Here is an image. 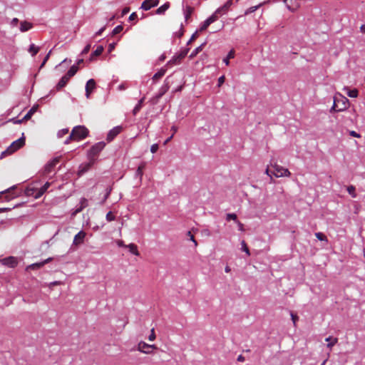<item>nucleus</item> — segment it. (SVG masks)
<instances>
[{"label": "nucleus", "instance_id": "nucleus-28", "mask_svg": "<svg viewBox=\"0 0 365 365\" xmlns=\"http://www.w3.org/2000/svg\"><path fill=\"white\" fill-rule=\"evenodd\" d=\"M93 162L94 161L91 160L90 163H86V165H82L80 168L79 174H83L88 171L90 169L91 166L93 164Z\"/></svg>", "mask_w": 365, "mask_h": 365}, {"label": "nucleus", "instance_id": "nucleus-10", "mask_svg": "<svg viewBox=\"0 0 365 365\" xmlns=\"http://www.w3.org/2000/svg\"><path fill=\"white\" fill-rule=\"evenodd\" d=\"M59 161L60 158L57 157L53 159L48 163H47L44 168V173L46 174H49L51 172H52L54 167L59 163Z\"/></svg>", "mask_w": 365, "mask_h": 365}, {"label": "nucleus", "instance_id": "nucleus-23", "mask_svg": "<svg viewBox=\"0 0 365 365\" xmlns=\"http://www.w3.org/2000/svg\"><path fill=\"white\" fill-rule=\"evenodd\" d=\"M325 341L328 342L327 346L331 349V348L338 342V339L336 337L329 336L325 339Z\"/></svg>", "mask_w": 365, "mask_h": 365}, {"label": "nucleus", "instance_id": "nucleus-50", "mask_svg": "<svg viewBox=\"0 0 365 365\" xmlns=\"http://www.w3.org/2000/svg\"><path fill=\"white\" fill-rule=\"evenodd\" d=\"M292 320L293 322L294 326H297V322L299 319V317L294 314V313H291Z\"/></svg>", "mask_w": 365, "mask_h": 365}, {"label": "nucleus", "instance_id": "nucleus-44", "mask_svg": "<svg viewBox=\"0 0 365 365\" xmlns=\"http://www.w3.org/2000/svg\"><path fill=\"white\" fill-rule=\"evenodd\" d=\"M106 220L108 221V222H111V221H113L115 220V216L113 214L112 212H108L107 214H106Z\"/></svg>", "mask_w": 365, "mask_h": 365}, {"label": "nucleus", "instance_id": "nucleus-26", "mask_svg": "<svg viewBox=\"0 0 365 365\" xmlns=\"http://www.w3.org/2000/svg\"><path fill=\"white\" fill-rule=\"evenodd\" d=\"M126 248H128L129 251L135 256H139L140 252L138 250V247L136 245L131 243L126 246Z\"/></svg>", "mask_w": 365, "mask_h": 365}, {"label": "nucleus", "instance_id": "nucleus-9", "mask_svg": "<svg viewBox=\"0 0 365 365\" xmlns=\"http://www.w3.org/2000/svg\"><path fill=\"white\" fill-rule=\"evenodd\" d=\"M159 0H144L141 4L140 8L144 11H148L151 8L157 6L159 4Z\"/></svg>", "mask_w": 365, "mask_h": 365}, {"label": "nucleus", "instance_id": "nucleus-53", "mask_svg": "<svg viewBox=\"0 0 365 365\" xmlns=\"http://www.w3.org/2000/svg\"><path fill=\"white\" fill-rule=\"evenodd\" d=\"M225 76H222L218 78V86L220 87L225 82Z\"/></svg>", "mask_w": 365, "mask_h": 365}, {"label": "nucleus", "instance_id": "nucleus-42", "mask_svg": "<svg viewBox=\"0 0 365 365\" xmlns=\"http://www.w3.org/2000/svg\"><path fill=\"white\" fill-rule=\"evenodd\" d=\"M123 29V26L122 25L117 26L112 31V35L115 36L119 33H120Z\"/></svg>", "mask_w": 365, "mask_h": 365}, {"label": "nucleus", "instance_id": "nucleus-40", "mask_svg": "<svg viewBox=\"0 0 365 365\" xmlns=\"http://www.w3.org/2000/svg\"><path fill=\"white\" fill-rule=\"evenodd\" d=\"M347 192L349 195H351L352 197H356V194L355 192V187L353 185H349L347 187Z\"/></svg>", "mask_w": 365, "mask_h": 365}, {"label": "nucleus", "instance_id": "nucleus-62", "mask_svg": "<svg viewBox=\"0 0 365 365\" xmlns=\"http://www.w3.org/2000/svg\"><path fill=\"white\" fill-rule=\"evenodd\" d=\"M115 43H113L108 46V52H111L115 48Z\"/></svg>", "mask_w": 365, "mask_h": 365}, {"label": "nucleus", "instance_id": "nucleus-60", "mask_svg": "<svg viewBox=\"0 0 365 365\" xmlns=\"http://www.w3.org/2000/svg\"><path fill=\"white\" fill-rule=\"evenodd\" d=\"M130 11V8L129 7H125L123 11H122V16H124L126 14H128V12Z\"/></svg>", "mask_w": 365, "mask_h": 365}, {"label": "nucleus", "instance_id": "nucleus-49", "mask_svg": "<svg viewBox=\"0 0 365 365\" xmlns=\"http://www.w3.org/2000/svg\"><path fill=\"white\" fill-rule=\"evenodd\" d=\"M187 235L190 237V240H192L194 242L195 246H197V242L195 240L194 235L191 233L190 231L187 232Z\"/></svg>", "mask_w": 365, "mask_h": 365}, {"label": "nucleus", "instance_id": "nucleus-30", "mask_svg": "<svg viewBox=\"0 0 365 365\" xmlns=\"http://www.w3.org/2000/svg\"><path fill=\"white\" fill-rule=\"evenodd\" d=\"M231 4V1H228L222 6L218 8L217 10L220 11V14L222 15L223 14H225L228 11L229 7L230 6Z\"/></svg>", "mask_w": 365, "mask_h": 365}, {"label": "nucleus", "instance_id": "nucleus-41", "mask_svg": "<svg viewBox=\"0 0 365 365\" xmlns=\"http://www.w3.org/2000/svg\"><path fill=\"white\" fill-rule=\"evenodd\" d=\"M241 245H242V251L245 252H246V254H247L248 256H250V250H249V248H248V247H247V244H246V242H245V240H242V241L241 242Z\"/></svg>", "mask_w": 365, "mask_h": 365}, {"label": "nucleus", "instance_id": "nucleus-37", "mask_svg": "<svg viewBox=\"0 0 365 365\" xmlns=\"http://www.w3.org/2000/svg\"><path fill=\"white\" fill-rule=\"evenodd\" d=\"M347 95L350 98H356L359 95V91L357 89H352V90H349L347 89Z\"/></svg>", "mask_w": 365, "mask_h": 365}, {"label": "nucleus", "instance_id": "nucleus-57", "mask_svg": "<svg viewBox=\"0 0 365 365\" xmlns=\"http://www.w3.org/2000/svg\"><path fill=\"white\" fill-rule=\"evenodd\" d=\"M116 244L118 245V247H126L127 246L126 245L124 244V242L120 240H117Z\"/></svg>", "mask_w": 365, "mask_h": 365}, {"label": "nucleus", "instance_id": "nucleus-59", "mask_svg": "<svg viewBox=\"0 0 365 365\" xmlns=\"http://www.w3.org/2000/svg\"><path fill=\"white\" fill-rule=\"evenodd\" d=\"M105 29H106V26H103V28H101L99 31H98L95 34V37L98 36H101L102 34V33L104 31Z\"/></svg>", "mask_w": 365, "mask_h": 365}, {"label": "nucleus", "instance_id": "nucleus-4", "mask_svg": "<svg viewBox=\"0 0 365 365\" xmlns=\"http://www.w3.org/2000/svg\"><path fill=\"white\" fill-rule=\"evenodd\" d=\"M106 144L103 142H98L93 145L90 150L88 151V158L90 160L94 161L95 158L99 154V153L104 148Z\"/></svg>", "mask_w": 365, "mask_h": 365}, {"label": "nucleus", "instance_id": "nucleus-51", "mask_svg": "<svg viewBox=\"0 0 365 365\" xmlns=\"http://www.w3.org/2000/svg\"><path fill=\"white\" fill-rule=\"evenodd\" d=\"M110 192H111V188L110 187H107L106 193L105 195V197H104V199H103L102 203H104V202L108 199V197H109V195L110 194Z\"/></svg>", "mask_w": 365, "mask_h": 365}, {"label": "nucleus", "instance_id": "nucleus-39", "mask_svg": "<svg viewBox=\"0 0 365 365\" xmlns=\"http://www.w3.org/2000/svg\"><path fill=\"white\" fill-rule=\"evenodd\" d=\"M210 24H211L208 21V20L206 19L203 22V24L201 25V26L200 27L198 31L199 32H202V31H205Z\"/></svg>", "mask_w": 365, "mask_h": 365}, {"label": "nucleus", "instance_id": "nucleus-64", "mask_svg": "<svg viewBox=\"0 0 365 365\" xmlns=\"http://www.w3.org/2000/svg\"><path fill=\"white\" fill-rule=\"evenodd\" d=\"M360 31L361 32H362L363 34H365V24H363L360 26Z\"/></svg>", "mask_w": 365, "mask_h": 365}, {"label": "nucleus", "instance_id": "nucleus-47", "mask_svg": "<svg viewBox=\"0 0 365 365\" xmlns=\"http://www.w3.org/2000/svg\"><path fill=\"white\" fill-rule=\"evenodd\" d=\"M68 133V128H65V129H62L61 130L58 131V138H61L63 137L64 135L67 134Z\"/></svg>", "mask_w": 365, "mask_h": 365}, {"label": "nucleus", "instance_id": "nucleus-16", "mask_svg": "<svg viewBox=\"0 0 365 365\" xmlns=\"http://www.w3.org/2000/svg\"><path fill=\"white\" fill-rule=\"evenodd\" d=\"M70 77L65 74L58 81L56 88L57 91H60L61 88L65 87L70 80Z\"/></svg>", "mask_w": 365, "mask_h": 365}, {"label": "nucleus", "instance_id": "nucleus-12", "mask_svg": "<svg viewBox=\"0 0 365 365\" xmlns=\"http://www.w3.org/2000/svg\"><path fill=\"white\" fill-rule=\"evenodd\" d=\"M86 236V233L84 231H80L78 234L75 235L73 244L76 246L81 245L83 242Z\"/></svg>", "mask_w": 365, "mask_h": 365}, {"label": "nucleus", "instance_id": "nucleus-61", "mask_svg": "<svg viewBox=\"0 0 365 365\" xmlns=\"http://www.w3.org/2000/svg\"><path fill=\"white\" fill-rule=\"evenodd\" d=\"M60 284H62V282H60V281H55V282H53L50 284V287H53V286H56V285H60Z\"/></svg>", "mask_w": 365, "mask_h": 365}, {"label": "nucleus", "instance_id": "nucleus-36", "mask_svg": "<svg viewBox=\"0 0 365 365\" xmlns=\"http://www.w3.org/2000/svg\"><path fill=\"white\" fill-rule=\"evenodd\" d=\"M144 98H141L139 102L138 103V104L135 106L133 110V113L134 115H136L139 111L142 108V104L143 103V101H144Z\"/></svg>", "mask_w": 365, "mask_h": 365}, {"label": "nucleus", "instance_id": "nucleus-13", "mask_svg": "<svg viewBox=\"0 0 365 365\" xmlns=\"http://www.w3.org/2000/svg\"><path fill=\"white\" fill-rule=\"evenodd\" d=\"M122 130V128L120 126H117L113 128L112 130L109 131L107 135V140L108 142L112 141Z\"/></svg>", "mask_w": 365, "mask_h": 365}, {"label": "nucleus", "instance_id": "nucleus-35", "mask_svg": "<svg viewBox=\"0 0 365 365\" xmlns=\"http://www.w3.org/2000/svg\"><path fill=\"white\" fill-rule=\"evenodd\" d=\"M145 168V163H142L138 168L136 175L141 179L143 175V170Z\"/></svg>", "mask_w": 365, "mask_h": 365}, {"label": "nucleus", "instance_id": "nucleus-1", "mask_svg": "<svg viewBox=\"0 0 365 365\" xmlns=\"http://www.w3.org/2000/svg\"><path fill=\"white\" fill-rule=\"evenodd\" d=\"M349 106V100L340 95L339 98L335 97L334 99V104L331 108V111L340 112L346 110Z\"/></svg>", "mask_w": 365, "mask_h": 365}, {"label": "nucleus", "instance_id": "nucleus-54", "mask_svg": "<svg viewBox=\"0 0 365 365\" xmlns=\"http://www.w3.org/2000/svg\"><path fill=\"white\" fill-rule=\"evenodd\" d=\"M349 135L352 137H354V138H361V135L358 133H356V131L354 130H351L349 132Z\"/></svg>", "mask_w": 365, "mask_h": 365}, {"label": "nucleus", "instance_id": "nucleus-7", "mask_svg": "<svg viewBox=\"0 0 365 365\" xmlns=\"http://www.w3.org/2000/svg\"><path fill=\"white\" fill-rule=\"evenodd\" d=\"M150 349H157L155 345H150L144 341H140L138 345V350L145 354H150Z\"/></svg>", "mask_w": 365, "mask_h": 365}, {"label": "nucleus", "instance_id": "nucleus-56", "mask_svg": "<svg viewBox=\"0 0 365 365\" xmlns=\"http://www.w3.org/2000/svg\"><path fill=\"white\" fill-rule=\"evenodd\" d=\"M199 31H196L191 36L190 39L191 41H194L199 36Z\"/></svg>", "mask_w": 365, "mask_h": 365}, {"label": "nucleus", "instance_id": "nucleus-24", "mask_svg": "<svg viewBox=\"0 0 365 365\" xmlns=\"http://www.w3.org/2000/svg\"><path fill=\"white\" fill-rule=\"evenodd\" d=\"M50 185V182H47L45 183V185L42 186L36 193V198L40 197L41 195H43L46 192Z\"/></svg>", "mask_w": 365, "mask_h": 365}, {"label": "nucleus", "instance_id": "nucleus-15", "mask_svg": "<svg viewBox=\"0 0 365 365\" xmlns=\"http://www.w3.org/2000/svg\"><path fill=\"white\" fill-rule=\"evenodd\" d=\"M284 3L291 11H294L299 7V4L297 0H284Z\"/></svg>", "mask_w": 365, "mask_h": 365}, {"label": "nucleus", "instance_id": "nucleus-27", "mask_svg": "<svg viewBox=\"0 0 365 365\" xmlns=\"http://www.w3.org/2000/svg\"><path fill=\"white\" fill-rule=\"evenodd\" d=\"M170 8V3L166 2L158 9H157L155 13L157 14H163Z\"/></svg>", "mask_w": 365, "mask_h": 365}, {"label": "nucleus", "instance_id": "nucleus-52", "mask_svg": "<svg viewBox=\"0 0 365 365\" xmlns=\"http://www.w3.org/2000/svg\"><path fill=\"white\" fill-rule=\"evenodd\" d=\"M158 150V144H153V145H151L150 151H151L152 153H156Z\"/></svg>", "mask_w": 365, "mask_h": 365}, {"label": "nucleus", "instance_id": "nucleus-11", "mask_svg": "<svg viewBox=\"0 0 365 365\" xmlns=\"http://www.w3.org/2000/svg\"><path fill=\"white\" fill-rule=\"evenodd\" d=\"M96 88V81L93 79H90L87 81L86 85V98H88L93 92V91Z\"/></svg>", "mask_w": 365, "mask_h": 365}, {"label": "nucleus", "instance_id": "nucleus-18", "mask_svg": "<svg viewBox=\"0 0 365 365\" xmlns=\"http://www.w3.org/2000/svg\"><path fill=\"white\" fill-rule=\"evenodd\" d=\"M38 106H33L29 111L25 115L22 120H18L17 123H21L23 120H27L30 119L32 115L36 111Z\"/></svg>", "mask_w": 365, "mask_h": 365}, {"label": "nucleus", "instance_id": "nucleus-2", "mask_svg": "<svg viewBox=\"0 0 365 365\" xmlns=\"http://www.w3.org/2000/svg\"><path fill=\"white\" fill-rule=\"evenodd\" d=\"M88 130L83 125L75 126L70 134L71 138H74L75 140H80L86 138L88 135Z\"/></svg>", "mask_w": 365, "mask_h": 365}, {"label": "nucleus", "instance_id": "nucleus-5", "mask_svg": "<svg viewBox=\"0 0 365 365\" xmlns=\"http://www.w3.org/2000/svg\"><path fill=\"white\" fill-rule=\"evenodd\" d=\"M272 167L274 168V171L272 172V174L276 178H281V177H289L291 175V173L289 170L287 168H284L282 166H280L277 165V163H274L272 165Z\"/></svg>", "mask_w": 365, "mask_h": 365}, {"label": "nucleus", "instance_id": "nucleus-43", "mask_svg": "<svg viewBox=\"0 0 365 365\" xmlns=\"http://www.w3.org/2000/svg\"><path fill=\"white\" fill-rule=\"evenodd\" d=\"M51 52H52V51H51H51H49V52H48V53H47V55L45 56V58H44V59H43V61L42 63H41V66H40V68H42L45 66V64L46 63V62L48 61V59H49V58H50V56H51Z\"/></svg>", "mask_w": 365, "mask_h": 365}, {"label": "nucleus", "instance_id": "nucleus-22", "mask_svg": "<svg viewBox=\"0 0 365 365\" xmlns=\"http://www.w3.org/2000/svg\"><path fill=\"white\" fill-rule=\"evenodd\" d=\"M166 73V69L164 68H160L156 73L154 74L152 79L153 82H156L158 80L161 78Z\"/></svg>", "mask_w": 365, "mask_h": 365}, {"label": "nucleus", "instance_id": "nucleus-29", "mask_svg": "<svg viewBox=\"0 0 365 365\" xmlns=\"http://www.w3.org/2000/svg\"><path fill=\"white\" fill-rule=\"evenodd\" d=\"M205 43H202L201 44L200 46L197 47L191 53L190 55L189 56V58H193L194 57H195L197 53H199L201 51H202L204 46H205Z\"/></svg>", "mask_w": 365, "mask_h": 365}, {"label": "nucleus", "instance_id": "nucleus-32", "mask_svg": "<svg viewBox=\"0 0 365 365\" xmlns=\"http://www.w3.org/2000/svg\"><path fill=\"white\" fill-rule=\"evenodd\" d=\"M78 70V66L76 65H73L72 66L70 69L68 71V72L66 73L68 76H69L70 78L73 77V76H75V74L77 73Z\"/></svg>", "mask_w": 365, "mask_h": 365}, {"label": "nucleus", "instance_id": "nucleus-21", "mask_svg": "<svg viewBox=\"0 0 365 365\" xmlns=\"http://www.w3.org/2000/svg\"><path fill=\"white\" fill-rule=\"evenodd\" d=\"M80 204V207L73 212V215H76L77 213L81 212L85 207H86L88 205V200L86 198H82Z\"/></svg>", "mask_w": 365, "mask_h": 365}, {"label": "nucleus", "instance_id": "nucleus-58", "mask_svg": "<svg viewBox=\"0 0 365 365\" xmlns=\"http://www.w3.org/2000/svg\"><path fill=\"white\" fill-rule=\"evenodd\" d=\"M19 19L17 18H14L11 21V25L12 26H16L19 23Z\"/></svg>", "mask_w": 365, "mask_h": 365}, {"label": "nucleus", "instance_id": "nucleus-33", "mask_svg": "<svg viewBox=\"0 0 365 365\" xmlns=\"http://www.w3.org/2000/svg\"><path fill=\"white\" fill-rule=\"evenodd\" d=\"M104 48L103 46H98L96 49L91 53V59H92L93 57L98 56L101 55L103 53Z\"/></svg>", "mask_w": 365, "mask_h": 365}, {"label": "nucleus", "instance_id": "nucleus-55", "mask_svg": "<svg viewBox=\"0 0 365 365\" xmlns=\"http://www.w3.org/2000/svg\"><path fill=\"white\" fill-rule=\"evenodd\" d=\"M138 19V15L135 12H133L129 16V21H133Z\"/></svg>", "mask_w": 365, "mask_h": 365}, {"label": "nucleus", "instance_id": "nucleus-45", "mask_svg": "<svg viewBox=\"0 0 365 365\" xmlns=\"http://www.w3.org/2000/svg\"><path fill=\"white\" fill-rule=\"evenodd\" d=\"M156 338V336H155V329L154 328H153L150 331V336H148V340L150 341H153Z\"/></svg>", "mask_w": 365, "mask_h": 365}, {"label": "nucleus", "instance_id": "nucleus-19", "mask_svg": "<svg viewBox=\"0 0 365 365\" xmlns=\"http://www.w3.org/2000/svg\"><path fill=\"white\" fill-rule=\"evenodd\" d=\"M168 77L166 78V79L165 81V84L160 88V93L157 96L158 98H161L169 90L170 86H169V83H168Z\"/></svg>", "mask_w": 365, "mask_h": 365}, {"label": "nucleus", "instance_id": "nucleus-8", "mask_svg": "<svg viewBox=\"0 0 365 365\" xmlns=\"http://www.w3.org/2000/svg\"><path fill=\"white\" fill-rule=\"evenodd\" d=\"M1 262L4 265L7 266L11 268H14L18 264L17 258L15 257H12V256L4 258L1 260Z\"/></svg>", "mask_w": 365, "mask_h": 365}, {"label": "nucleus", "instance_id": "nucleus-34", "mask_svg": "<svg viewBox=\"0 0 365 365\" xmlns=\"http://www.w3.org/2000/svg\"><path fill=\"white\" fill-rule=\"evenodd\" d=\"M235 57V51L232 49L229 51L227 57L223 59L224 63L228 66L230 64V59L233 58Z\"/></svg>", "mask_w": 365, "mask_h": 365}, {"label": "nucleus", "instance_id": "nucleus-38", "mask_svg": "<svg viewBox=\"0 0 365 365\" xmlns=\"http://www.w3.org/2000/svg\"><path fill=\"white\" fill-rule=\"evenodd\" d=\"M315 236L320 241L328 242L327 236L322 232H316Z\"/></svg>", "mask_w": 365, "mask_h": 365}, {"label": "nucleus", "instance_id": "nucleus-20", "mask_svg": "<svg viewBox=\"0 0 365 365\" xmlns=\"http://www.w3.org/2000/svg\"><path fill=\"white\" fill-rule=\"evenodd\" d=\"M33 27V24L30 22H28L26 21H24L21 22L20 25V31L21 32H26L31 29Z\"/></svg>", "mask_w": 365, "mask_h": 365}, {"label": "nucleus", "instance_id": "nucleus-6", "mask_svg": "<svg viewBox=\"0 0 365 365\" xmlns=\"http://www.w3.org/2000/svg\"><path fill=\"white\" fill-rule=\"evenodd\" d=\"M189 50L190 49L188 48H187L183 49L182 51H181V52L179 54L173 56V58L167 63L166 66H173V65L180 64L181 63V61L188 53Z\"/></svg>", "mask_w": 365, "mask_h": 365}, {"label": "nucleus", "instance_id": "nucleus-63", "mask_svg": "<svg viewBox=\"0 0 365 365\" xmlns=\"http://www.w3.org/2000/svg\"><path fill=\"white\" fill-rule=\"evenodd\" d=\"M237 222L238 225L239 230L240 231H244V225L242 223H241L240 221H237Z\"/></svg>", "mask_w": 365, "mask_h": 365}, {"label": "nucleus", "instance_id": "nucleus-46", "mask_svg": "<svg viewBox=\"0 0 365 365\" xmlns=\"http://www.w3.org/2000/svg\"><path fill=\"white\" fill-rule=\"evenodd\" d=\"M226 219L228 221L231 220H237V215L235 214H234V213H229V214L227 215Z\"/></svg>", "mask_w": 365, "mask_h": 365}, {"label": "nucleus", "instance_id": "nucleus-17", "mask_svg": "<svg viewBox=\"0 0 365 365\" xmlns=\"http://www.w3.org/2000/svg\"><path fill=\"white\" fill-rule=\"evenodd\" d=\"M194 11V8L191 6H186L184 9V15H185V21H189L190 19L191 18V16Z\"/></svg>", "mask_w": 365, "mask_h": 365}, {"label": "nucleus", "instance_id": "nucleus-25", "mask_svg": "<svg viewBox=\"0 0 365 365\" xmlns=\"http://www.w3.org/2000/svg\"><path fill=\"white\" fill-rule=\"evenodd\" d=\"M222 14H220V11H218L217 9L209 17L207 18V19L208 20V21L210 23V24H212L214 23L215 21H216L219 17L221 16Z\"/></svg>", "mask_w": 365, "mask_h": 365}, {"label": "nucleus", "instance_id": "nucleus-48", "mask_svg": "<svg viewBox=\"0 0 365 365\" xmlns=\"http://www.w3.org/2000/svg\"><path fill=\"white\" fill-rule=\"evenodd\" d=\"M91 45L90 43H88V45H86V46L84 47V48L83 49V51H82V53H82V55H86V54H87V53L89 52V51H90V49H91Z\"/></svg>", "mask_w": 365, "mask_h": 365}, {"label": "nucleus", "instance_id": "nucleus-31", "mask_svg": "<svg viewBox=\"0 0 365 365\" xmlns=\"http://www.w3.org/2000/svg\"><path fill=\"white\" fill-rule=\"evenodd\" d=\"M40 50V48L36 46L35 44L32 43L31 44L29 52L31 54L32 56H36Z\"/></svg>", "mask_w": 365, "mask_h": 365}, {"label": "nucleus", "instance_id": "nucleus-14", "mask_svg": "<svg viewBox=\"0 0 365 365\" xmlns=\"http://www.w3.org/2000/svg\"><path fill=\"white\" fill-rule=\"evenodd\" d=\"M52 260V258L51 257H49L48 259H46V260L41 262H38V263H34V264H30L29 266L26 267V270H29V269H40L43 266H44L46 264H47L48 262H51Z\"/></svg>", "mask_w": 365, "mask_h": 365}, {"label": "nucleus", "instance_id": "nucleus-3", "mask_svg": "<svg viewBox=\"0 0 365 365\" xmlns=\"http://www.w3.org/2000/svg\"><path fill=\"white\" fill-rule=\"evenodd\" d=\"M25 144V138L22 136L18 140L14 141L11 145L4 151L1 155V158H2L5 155H11L16 152L17 150L23 147Z\"/></svg>", "mask_w": 365, "mask_h": 365}]
</instances>
